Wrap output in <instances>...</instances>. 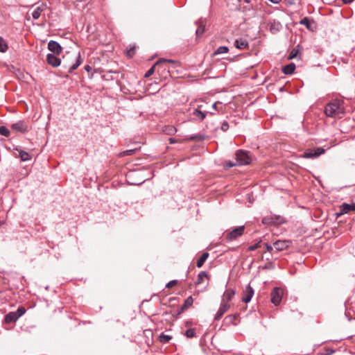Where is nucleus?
I'll return each mask as SVG.
<instances>
[{"mask_svg":"<svg viewBox=\"0 0 355 355\" xmlns=\"http://www.w3.org/2000/svg\"><path fill=\"white\" fill-rule=\"evenodd\" d=\"M344 112L343 101L337 99L328 103L324 110L325 114L329 117L341 118Z\"/></svg>","mask_w":355,"mask_h":355,"instance_id":"nucleus-1","label":"nucleus"},{"mask_svg":"<svg viewBox=\"0 0 355 355\" xmlns=\"http://www.w3.org/2000/svg\"><path fill=\"white\" fill-rule=\"evenodd\" d=\"M68 57L73 58L75 61L74 63H72L71 65L69 66V72L71 73L73 70L76 69L81 64L80 55L79 53H67V54L66 55L63 56L64 62L66 64H69L68 60H67Z\"/></svg>","mask_w":355,"mask_h":355,"instance_id":"nucleus-2","label":"nucleus"},{"mask_svg":"<svg viewBox=\"0 0 355 355\" xmlns=\"http://www.w3.org/2000/svg\"><path fill=\"white\" fill-rule=\"evenodd\" d=\"M244 231L245 226L243 225L237 227L231 231H227L225 232V239L229 241L236 240L244 234Z\"/></svg>","mask_w":355,"mask_h":355,"instance_id":"nucleus-3","label":"nucleus"},{"mask_svg":"<svg viewBox=\"0 0 355 355\" xmlns=\"http://www.w3.org/2000/svg\"><path fill=\"white\" fill-rule=\"evenodd\" d=\"M26 310L23 306H20L16 311L10 312L5 316V322L6 323H11L16 322L18 318L21 316Z\"/></svg>","mask_w":355,"mask_h":355,"instance_id":"nucleus-4","label":"nucleus"},{"mask_svg":"<svg viewBox=\"0 0 355 355\" xmlns=\"http://www.w3.org/2000/svg\"><path fill=\"white\" fill-rule=\"evenodd\" d=\"M236 158L239 164H248L251 162V157L248 153L241 150L236 152Z\"/></svg>","mask_w":355,"mask_h":355,"instance_id":"nucleus-5","label":"nucleus"},{"mask_svg":"<svg viewBox=\"0 0 355 355\" xmlns=\"http://www.w3.org/2000/svg\"><path fill=\"white\" fill-rule=\"evenodd\" d=\"M282 295H283V291L281 288H277V287L273 288L270 293L271 302L274 305L278 306L282 301Z\"/></svg>","mask_w":355,"mask_h":355,"instance_id":"nucleus-6","label":"nucleus"},{"mask_svg":"<svg viewBox=\"0 0 355 355\" xmlns=\"http://www.w3.org/2000/svg\"><path fill=\"white\" fill-rule=\"evenodd\" d=\"M324 153V149L322 148L309 149L304 153L303 157L305 158H315Z\"/></svg>","mask_w":355,"mask_h":355,"instance_id":"nucleus-7","label":"nucleus"},{"mask_svg":"<svg viewBox=\"0 0 355 355\" xmlns=\"http://www.w3.org/2000/svg\"><path fill=\"white\" fill-rule=\"evenodd\" d=\"M231 304H227L221 301L220 306L215 315L214 319L219 320L223 315L230 309Z\"/></svg>","mask_w":355,"mask_h":355,"instance_id":"nucleus-8","label":"nucleus"},{"mask_svg":"<svg viewBox=\"0 0 355 355\" xmlns=\"http://www.w3.org/2000/svg\"><path fill=\"white\" fill-rule=\"evenodd\" d=\"M11 128L15 132H19L21 133H24L28 131V125L23 121H19L12 124Z\"/></svg>","mask_w":355,"mask_h":355,"instance_id":"nucleus-9","label":"nucleus"},{"mask_svg":"<svg viewBox=\"0 0 355 355\" xmlns=\"http://www.w3.org/2000/svg\"><path fill=\"white\" fill-rule=\"evenodd\" d=\"M254 293V289L250 285H248L243 292L242 301L245 303L249 302L251 300Z\"/></svg>","mask_w":355,"mask_h":355,"instance_id":"nucleus-10","label":"nucleus"},{"mask_svg":"<svg viewBox=\"0 0 355 355\" xmlns=\"http://www.w3.org/2000/svg\"><path fill=\"white\" fill-rule=\"evenodd\" d=\"M48 49L54 54L59 55L62 52L61 46L55 41L51 40L48 44Z\"/></svg>","mask_w":355,"mask_h":355,"instance_id":"nucleus-11","label":"nucleus"},{"mask_svg":"<svg viewBox=\"0 0 355 355\" xmlns=\"http://www.w3.org/2000/svg\"><path fill=\"white\" fill-rule=\"evenodd\" d=\"M354 210H355V203H343L340 207V212L338 214V215L345 214Z\"/></svg>","mask_w":355,"mask_h":355,"instance_id":"nucleus-12","label":"nucleus"},{"mask_svg":"<svg viewBox=\"0 0 355 355\" xmlns=\"http://www.w3.org/2000/svg\"><path fill=\"white\" fill-rule=\"evenodd\" d=\"M46 61L49 64L51 65L53 67H58L61 60L58 58L54 54L49 53L46 56Z\"/></svg>","mask_w":355,"mask_h":355,"instance_id":"nucleus-13","label":"nucleus"},{"mask_svg":"<svg viewBox=\"0 0 355 355\" xmlns=\"http://www.w3.org/2000/svg\"><path fill=\"white\" fill-rule=\"evenodd\" d=\"M290 244L291 242L289 241L284 240L277 241L275 243H274L273 245L277 251H282L284 250L287 249Z\"/></svg>","mask_w":355,"mask_h":355,"instance_id":"nucleus-14","label":"nucleus"},{"mask_svg":"<svg viewBox=\"0 0 355 355\" xmlns=\"http://www.w3.org/2000/svg\"><path fill=\"white\" fill-rule=\"evenodd\" d=\"M234 295H235L234 290H233L232 288L227 289L225 291V293H223V298H222L221 301L223 302L227 303V304H230V301L232 300V299L233 298Z\"/></svg>","mask_w":355,"mask_h":355,"instance_id":"nucleus-15","label":"nucleus"},{"mask_svg":"<svg viewBox=\"0 0 355 355\" xmlns=\"http://www.w3.org/2000/svg\"><path fill=\"white\" fill-rule=\"evenodd\" d=\"M262 223L266 225H277L281 223L279 217L266 216L263 218Z\"/></svg>","mask_w":355,"mask_h":355,"instance_id":"nucleus-16","label":"nucleus"},{"mask_svg":"<svg viewBox=\"0 0 355 355\" xmlns=\"http://www.w3.org/2000/svg\"><path fill=\"white\" fill-rule=\"evenodd\" d=\"M167 64H171L174 68L180 66V62L178 61L173 60H168V59H165V58H161L156 62V64H159L160 66L162 64L167 65Z\"/></svg>","mask_w":355,"mask_h":355,"instance_id":"nucleus-17","label":"nucleus"},{"mask_svg":"<svg viewBox=\"0 0 355 355\" xmlns=\"http://www.w3.org/2000/svg\"><path fill=\"white\" fill-rule=\"evenodd\" d=\"M157 72L160 76L166 78L167 75L170 73V67L166 64H162L161 67H157Z\"/></svg>","mask_w":355,"mask_h":355,"instance_id":"nucleus-18","label":"nucleus"},{"mask_svg":"<svg viewBox=\"0 0 355 355\" xmlns=\"http://www.w3.org/2000/svg\"><path fill=\"white\" fill-rule=\"evenodd\" d=\"M202 105H198L193 110V114L199 120H203L206 116V112L201 111Z\"/></svg>","mask_w":355,"mask_h":355,"instance_id":"nucleus-19","label":"nucleus"},{"mask_svg":"<svg viewBox=\"0 0 355 355\" xmlns=\"http://www.w3.org/2000/svg\"><path fill=\"white\" fill-rule=\"evenodd\" d=\"M45 7L46 5L44 4H42L41 6H37L32 12L33 17L35 19H38L40 17L42 12L44 10Z\"/></svg>","mask_w":355,"mask_h":355,"instance_id":"nucleus-20","label":"nucleus"},{"mask_svg":"<svg viewBox=\"0 0 355 355\" xmlns=\"http://www.w3.org/2000/svg\"><path fill=\"white\" fill-rule=\"evenodd\" d=\"M235 46L239 49H245L248 47V43L245 40H236L235 41Z\"/></svg>","mask_w":355,"mask_h":355,"instance_id":"nucleus-21","label":"nucleus"},{"mask_svg":"<svg viewBox=\"0 0 355 355\" xmlns=\"http://www.w3.org/2000/svg\"><path fill=\"white\" fill-rule=\"evenodd\" d=\"M295 69V64L291 63L289 64H287V65L284 66L283 67V69H282V71L285 74H291V73H293L294 72Z\"/></svg>","mask_w":355,"mask_h":355,"instance_id":"nucleus-22","label":"nucleus"},{"mask_svg":"<svg viewBox=\"0 0 355 355\" xmlns=\"http://www.w3.org/2000/svg\"><path fill=\"white\" fill-rule=\"evenodd\" d=\"M162 130L168 135H173L177 132V129L173 125H166L163 128Z\"/></svg>","mask_w":355,"mask_h":355,"instance_id":"nucleus-23","label":"nucleus"},{"mask_svg":"<svg viewBox=\"0 0 355 355\" xmlns=\"http://www.w3.org/2000/svg\"><path fill=\"white\" fill-rule=\"evenodd\" d=\"M193 300L191 296H189V297H187L185 300L184 304L181 307V311H184L187 310V309H189L193 304Z\"/></svg>","mask_w":355,"mask_h":355,"instance_id":"nucleus-24","label":"nucleus"},{"mask_svg":"<svg viewBox=\"0 0 355 355\" xmlns=\"http://www.w3.org/2000/svg\"><path fill=\"white\" fill-rule=\"evenodd\" d=\"M208 257H209V253L204 252L197 261V263H196L197 267L201 268L203 266L204 263L205 262L206 259L208 258Z\"/></svg>","mask_w":355,"mask_h":355,"instance_id":"nucleus-25","label":"nucleus"},{"mask_svg":"<svg viewBox=\"0 0 355 355\" xmlns=\"http://www.w3.org/2000/svg\"><path fill=\"white\" fill-rule=\"evenodd\" d=\"M300 24L304 25L308 29L312 30V25L313 24V20L308 17H304L300 21Z\"/></svg>","mask_w":355,"mask_h":355,"instance_id":"nucleus-26","label":"nucleus"},{"mask_svg":"<svg viewBox=\"0 0 355 355\" xmlns=\"http://www.w3.org/2000/svg\"><path fill=\"white\" fill-rule=\"evenodd\" d=\"M205 278H207V274L205 271L200 272L198 275L196 280V284H200L202 283Z\"/></svg>","mask_w":355,"mask_h":355,"instance_id":"nucleus-27","label":"nucleus"},{"mask_svg":"<svg viewBox=\"0 0 355 355\" xmlns=\"http://www.w3.org/2000/svg\"><path fill=\"white\" fill-rule=\"evenodd\" d=\"M8 49V44L6 43V42L5 41V40L0 37V52H6V50Z\"/></svg>","mask_w":355,"mask_h":355,"instance_id":"nucleus-28","label":"nucleus"},{"mask_svg":"<svg viewBox=\"0 0 355 355\" xmlns=\"http://www.w3.org/2000/svg\"><path fill=\"white\" fill-rule=\"evenodd\" d=\"M19 157L21 158V159L24 162L25 161H28V160H30L31 159V156L30 155L24 151V150H20L19 151Z\"/></svg>","mask_w":355,"mask_h":355,"instance_id":"nucleus-29","label":"nucleus"},{"mask_svg":"<svg viewBox=\"0 0 355 355\" xmlns=\"http://www.w3.org/2000/svg\"><path fill=\"white\" fill-rule=\"evenodd\" d=\"M172 337L171 336L165 335L162 334L159 336V340L162 343H167L171 340Z\"/></svg>","mask_w":355,"mask_h":355,"instance_id":"nucleus-30","label":"nucleus"},{"mask_svg":"<svg viewBox=\"0 0 355 355\" xmlns=\"http://www.w3.org/2000/svg\"><path fill=\"white\" fill-rule=\"evenodd\" d=\"M228 51L229 49L227 46H220L216 50L214 55H216L221 53H226L228 52Z\"/></svg>","mask_w":355,"mask_h":355,"instance_id":"nucleus-31","label":"nucleus"},{"mask_svg":"<svg viewBox=\"0 0 355 355\" xmlns=\"http://www.w3.org/2000/svg\"><path fill=\"white\" fill-rule=\"evenodd\" d=\"M135 152H136V149L127 150L120 153L119 156L120 157L130 156V155H134L135 153Z\"/></svg>","mask_w":355,"mask_h":355,"instance_id":"nucleus-32","label":"nucleus"},{"mask_svg":"<svg viewBox=\"0 0 355 355\" xmlns=\"http://www.w3.org/2000/svg\"><path fill=\"white\" fill-rule=\"evenodd\" d=\"M160 65L159 64H156V63L145 74V77L147 78V77H149L151 75H153L155 72V68L156 67H159Z\"/></svg>","mask_w":355,"mask_h":355,"instance_id":"nucleus-33","label":"nucleus"},{"mask_svg":"<svg viewBox=\"0 0 355 355\" xmlns=\"http://www.w3.org/2000/svg\"><path fill=\"white\" fill-rule=\"evenodd\" d=\"M0 134L1 135H3L5 137H9L10 136V131L9 130L5 127V126H0Z\"/></svg>","mask_w":355,"mask_h":355,"instance_id":"nucleus-34","label":"nucleus"},{"mask_svg":"<svg viewBox=\"0 0 355 355\" xmlns=\"http://www.w3.org/2000/svg\"><path fill=\"white\" fill-rule=\"evenodd\" d=\"M185 335L187 338H193L196 336V332L194 329H189L186 331Z\"/></svg>","mask_w":355,"mask_h":355,"instance_id":"nucleus-35","label":"nucleus"},{"mask_svg":"<svg viewBox=\"0 0 355 355\" xmlns=\"http://www.w3.org/2000/svg\"><path fill=\"white\" fill-rule=\"evenodd\" d=\"M205 32V26L200 24L198 28L196 30V35L197 37H199L202 35V33Z\"/></svg>","mask_w":355,"mask_h":355,"instance_id":"nucleus-36","label":"nucleus"},{"mask_svg":"<svg viewBox=\"0 0 355 355\" xmlns=\"http://www.w3.org/2000/svg\"><path fill=\"white\" fill-rule=\"evenodd\" d=\"M261 247V241H259L254 245L248 247V250L253 251Z\"/></svg>","mask_w":355,"mask_h":355,"instance_id":"nucleus-37","label":"nucleus"},{"mask_svg":"<svg viewBox=\"0 0 355 355\" xmlns=\"http://www.w3.org/2000/svg\"><path fill=\"white\" fill-rule=\"evenodd\" d=\"M127 56L129 58H132L135 54V47H131L130 49L127 51Z\"/></svg>","mask_w":355,"mask_h":355,"instance_id":"nucleus-38","label":"nucleus"},{"mask_svg":"<svg viewBox=\"0 0 355 355\" xmlns=\"http://www.w3.org/2000/svg\"><path fill=\"white\" fill-rule=\"evenodd\" d=\"M297 53H298V51H297V50H295V49H293V50L291 52V53H290V55H289V56H288V58H289V59H293V58H295V57L297 56Z\"/></svg>","mask_w":355,"mask_h":355,"instance_id":"nucleus-39","label":"nucleus"},{"mask_svg":"<svg viewBox=\"0 0 355 355\" xmlns=\"http://www.w3.org/2000/svg\"><path fill=\"white\" fill-rule=\"evenodd\" d=\"M178 284L177 280H172L166 284V288H171Z\"/></svg>","mask_w":355,"mask_h":355,"instance_id":"nucleus-40","label":"nucleus"},{"mask_svg":"<svg viewBox=\"0 0 355 355\" xmlns=\"http://www.w3.org/2000/svg\"><path fill=\"white\" fill-rule=\"evenodd\" d=\"M229 128V125H228V123L227 122H224L223 124H222V126H221V128L223 130L225 131L228 129Z\"/></svg>","mask_w":355,"mask_h":355,"instance_id":"nucleus-41","label":"nucleus"},{"mask_svg":"<svg viewBox=\"0 0 355 355\" xmlns=\"http://www.w3.org/2000/svg\"><path fill=\"white\" fill-rule=\"evenodd\" d=\"M265 247H266V250L268 251V252H271L272 250V247L267 243H265L264 244Z\"/></svg>","mask_w":355,"mask_h":355,"instance_id":"nucleus-42","label":"nucleus"},{"mask_svg":"<svg viewBox=\"0 0 355 355\" xmlns=\"http://www.w3.org/2000/svg\"><path fill=\"white\" fill-rule=\"evenodd\" d=\"M235 165H236V164H234V163H232V162H226V164H225V166L227 168H230V167H232V166H234Z\"/></svg>","mask_w":355,"mask_h":355,"instance_id":"nucleus-43","label":"nucleus"},{"mask_svg":"<svg viewBox=\"0 0 355 355\" xmlns=\"http://www.w3.org/2000/svg\"><path fill=\"white\" fill-rule=\"evenodd\" d=\"M218 104H219V102H216L213 104L212 105V107L214 109V110H217V105Z\"/></svg>","mask_w":355,"mask_h":355,"instance_id":"nucleus-44","label":"nucleus"},{"mask_svg":"<svg viewBox=\"0 0 355 355\" xmlns=\"http://www.w3.org/2000/svg\"><path fill=\"white\" fill-rule=\"evenodd\" d=\"M168 141H169L170 144H174L176 142V140L173 138H169Z\"/></svg>","mask_w":355,"mask_h":355,"instance_id":"nucleus-45","label":"nucleus"},{"mask_svg":"<svg viewBox=\"0 0 355 355\" xmlns=\"http://www.w3.org/2000/svg\"><path fill=\"white\" fill-rule=\"evenodd\" d=\"M191 140H196V139L200 140V137H197V136H195V137H192L191 138Z\"/></svg>","mask_w":355,"mask_h":355,"instance_id":"nucleus-46","label":"nucleus"},{"mask_svg":"<svg viewBox=\"0 0 355 355\" xmlns=\"http://www.w3.org/2000/svg\"><path fill=\"white\" fill-rule=\"evenodd\" d=\"M345 3H349L352 2L354 0H343Z\"/></svg>","mask_w":355,"mask_h":355,"instance_id":"nucleus-47","label":"nucleus"},{"mask_svg":"<svg viewBox=\"0 0 355 355\" xmlns=\"http://www.w3.org/2000/svg\"><path fill=\"white\" fill-rule=\"evenodd\" d=\"M274 3H278L281 0H269Z\"/></svg>","mask_w":355,"mask_h":355,"instance_id":"nucleus-48","label":"nucleus"},{"mask_svg":"<svg viewBox=\"0 0 355 355\" xmlns=\"http://www.w3.org/2000/svg\"><path fill=\"white\" fill-rule=\"evenodd\" d=\"M323 1H326L327 3H330L331 0H322Z\"/></svg>","mask_w":355,"mask_h":355,"instance_id":"nucleus-49","label":"nucleus"},{"mask_svg":"<svg viewBox=\"0 0 355 355\" xmlns=\"http://www.w3.org/2000/svg\"><path fill=\"white\" fill-rule=\"evenodd\" d=\"M89 66H86V67H85V69H86V70H88V69H89Z\"/></svg>","mask_w":355,"mask_h":355,"instance_id":"nucleus-50","label":"nucleus"},{"mask_svg":"<svg viewBox=\"0 0 355 355\" xmlns=\"http://www.w3.org/2000/svg\"><path fill=\"white\" fill-rule=\"evenodd\" d=\"M274 25L270 26V29L272 30L273 28Z\"/></svg>","mask_w":355,"mask_h":355,"instance_id":"nucleus-51","label":"nucleus"}]
</instances>
